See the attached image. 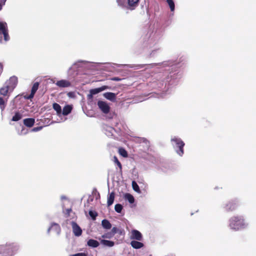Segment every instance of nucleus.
I'll use <instances>...</instances> for the list:
<instances>
[{
    "instance_id": "obj_1",
    "label": "nucleus",
    "mask_w": 256,
    "mask_h": 256,
    "mask_svg": "<svg viewBox=\"0 0 256 256\" xmlns=\"http://www.w3.org/2000/svg\"><path fill=\"white\" fill-rule=\"evenodd\" d=\"M248 224L242 216H234L229 219L228 226L233 230L238 231L246 228Z\"/></svg>"
},
{
    "instance_id": "obj_2",
    "label": "nucleus",
    "mask_w": 256,
    "mask_h": 256,
    "mask_svg": "<svg viewBox=\"0 0 256 256\" xmlns=\"http://www.w3.org/2000/svg\"><path fill=\"white\" fill-rule=\"evenodd\" d=\"M18 78L13 76L6 80L4 86L0 88V95L8 97L17 85Z\"/></svg>"
},
{
    "instance_id": "obj_3",
    "label": "nucleus",
    "mask_w": 256,
    "mask_h": 256,
    "mask_svg": "<svg viewBox=\"0 0 256 256\" xmlns=\"http://www.w3.org/2000/svg\"><path fill=\"white\" fill-rule=\"evenodd\" d=\"M118 5L124 10L132 11L138 6L140 0H116Z\"/></svg>"
},
{
    "instance_id": "obj_4",
    "label": "nucleus",
    "mask_w": 256,
    "mask_h": 256,
    "mask_svg": "<svg viewBox=\"0 0 256 256\" xmlns=\"http://www.w3.org/2000/svg\"><path fill=\"white\" fill-rule=\"evenodd\" d=\"M18 250L17 244H12L8 246H0V254H3L4 256H12L14 255Z\"/></svg>"
},
{
    "instance_id": "obj_5",
    "label": "nucleus",
    "mask_w": 256,
    "mask_h": 256,
    "mask_svg": "<svg viewBox=\"0 0 256 256\" xmlns=\"http://www.w3.org/2000/svg\"><path fill=\"white\" fill-rule=\"evenodd\" d=\"M171 142L176 153L179 156H182L184 154V142L180 138L176 136L172 138Z\"/></svg>"
},
{
    "instance_id": "obj_6",
    "label": "nucleus",
    "mask_w": 256,
    "mask_h": 256,
    "mask_svg": "<svg viewBox=\"0 0 256 256\" xmlns=\"http://www.w3.org/2000/svg\"><path fill=\"white\" fill-rule=\"evenodd\" d=\"M4 37L5 42L8 41L10 37L8 34L7 24L6 22H0V42L2 43V38Z\"/></svg>"
},
{
    "instance_id": "obj_7",
    "label": "nucleus",
    "mask_w": 256,
    "mask_h": 256,
    "mask_svg": "<svg viewBox=\"0 0 256 256\" xmlns=\"http://www.w3.org/2000/svg\"><path fill=\"white\" fill-rule=\"evenodd\" d=\"M98 106L103 113L107 114L110 112V106L106 102L98 100Z\"/></svg>"
},
{
    "instance_id": "obj_8",
    "label": "nucleus",
    "mask_w": 256,
    "mask_h": 256,
    "mask_svg": "<svg viewBox=\"0 0 256 256\" xmlns=\"http://www.w3.org/2000/svg\"><path fill=\"white\" fill-rule=\"evenodd\" d=\"M130 238L141 241L142 240V236L138 230H132L130 232Z\"/></svg>"
},
{
    "instance_id": "obj_9",
    "label": "nucleus",
    "mask_w": 256,
    "mask_h": 256,
    "mask_svg": "<svg viewBox=\"0 0 256 256\" xmlns=\"http://www.w3.org/2000/svg\"><path fill=\"white\" fill-rule=\"evenodd\" d=\"M72 226L73 233L75 236H80L82 235V230L76 222H72Z\"/></svg>"
},
{
    "instance_id": "obj_10",
    "label": "nucleus",
    "mask_w": 256,
    "mask_h": 256,
    "mask_svg": "<svg viewBox=\"0 0 256 256\" xmlns=\"http://www.w3.org/2000/svg\"><path fill=\"white\" fill-rule=\"evenodd\" d=\"M56 85L60 88H68L71 86L70 81L66 80H61L55 83Z\"/></svg>"
},
{
    "instance_id": "obj_11",
    "label": "nucleus",
    "mask_w": 256,
    "mask_h": 256,
    "mask_svg": "<svg viewBox=\"0 0 256 256\" xmlns=\"http://www.w3.org/2000/svg\"><path fill=\"white\" fill-rule=\"evenodd\" d=\"M51 230H54L58 234L60 232V228L56 223L54 222L51 224V226L48 230V232L49 233Z\"/></svg>"
},
{
    "instance_id": "obj_12",
    "label": "nucleus",
    "mask_w": 256,
    "mask_h": 256,
    "mask_svg": "<svg viewBox=\"0 0 256 256\" xmlns=\"http://www.w3.org/2000/svg\"><path fill=\"white\" fill-rule=\"evenodd\" d=\"M108 88H109L108 86H104L100 88L92 89L90 90V92L94 95Z\"/></svg>"
},
{
    "instance_id": "obj_13",
    "label": "nucleus",
    "mask_w": 256,
    "mask_h": 256,
    "mask_svg": "<svg viewBox=\"0 0 256 256\" xmlns=\"http://www.w3.org/2000/svg\"><path fill=\"white\" fill-rule=\"evenodd\" d=\"M104 96L108 100L114 102L116 99V94L113 92H107L103 94Z\"/></svg>"
},
{
    "instance_id": "obj_14",
    "label": "nucleus",
    "mask_w": 256,
    "mask_h": 256,
    "mask_svg": "<svg viewBox=\"0 0 256 256\" xmlns=\"http://www.w3.org/2000/svg\"><path fill=\"white\" fill-rule=\"evenodd\" d=\"M130 245L133 248L136 249L140 248L144 246V244L138 242V240H132L130 242Z\"/></svg>"
},
{
    "instance_id": "obj_15",
    "label": "nucleus",
    "mask_w": 256,
    "mask_h": 256,
    "mask_svg": "<svg viewBox=\"0 0 256 256\" xmlns=\"http://www.w3.org/2000/svg\"><path fill=\"white\" fill-rule=\"evenodd\" d=\"M35 122V120L34 118H26L24 120V124L29 128H30L33 126Z\"/></svg>"
},
{
    "instance_id": "obj_16",
    "label": "nucleus",
    "mask_w": 256,
    "mask_h": 256,
    "mask_svg": "<svg viewBox=\"0 0 256 256\" xmlns=\"http://www.w3.org/2000/svg\"><path fill=\"white\" fill-rule=\"evenodd\" d=\"M87 245L90 247L95 248L98 246L100 244L96 240L90 239L88 241Z\"/></svg>"
},
{
    "instance_id": "obj_17",
    "label": "nucleus",
    "mask_w": 256,
    "mask_h": 256,
    "mask_svg": "<svg viewBox=\"0 0 256 256\" xmlns=\"http://www.w3.org/2000/svg\"><path fill=\"white\" fill-rule=\"evenodd\" d=\"M72 106L70 105L66 106L62 110V114L64 116H67L70 114L72 110Z\"/></svg>"
},
{
    "instance_id": "obj_18",
    "label": "nucleus",
    "mask_w": 256,
    "mask_h": 256,
    "mask_svg": "<svg viewBox=\"0 0 256 256\" xmlns=\"http://www.w3.org/2000/svg\"><path fill=\"white\" fill-rule=\"evenodd\" d=\"M236 204L235 202H229L228 204H226V208L227 210L232 211L236 209Z\"/></svg>"
},
{
    "instance_id": "obj_19",
    "label": "nucleus",
    "mask_w": 256,
    "mask_h": 256,
    "mask_svg": "<svg viewBox=\"0 0 256 256\" xmlns=\"http://www.w3.org/2000/svg\"><path fill=\"white\" fill-rule=\"evenodd\" d=\"M100 243L104 246L110 248L112 247L114 245V242L106 240H100Z\"/></svg>"
},
{
    "instance_id": "obj_20",
    "label": "nucleus",
    "mask_w": 256,
    "mask_h": 256,
    "mask_svg": "<svg viewBox=\"0 0 256 256\" xmlns=\"http://www.w3.org/2000/svg\"><path fill=\"white\" fill-rule=\"evenodd\" d=\"M52 107L56 111L57 115L60 116L62 115V108L60 105L57 103H54L52 105Z\"/></svg>"
},
{
    "instance_id": "obj_21",
    "label": "nucleus",
    "mask_w": 256,
    "mask_h": 256,
    "mask_svg": "<svg viewBox=\"0 0 256 256\" xmlns=\"http://www.w3.org/2000/svg\"><path fill=\"white\" fill-rule=\"evenodd\" d=\"M102 226L106 230H109L112 228V224L107 220H103L102 222Z\"/></svg>"
},
{
    "instance_id": "obj_22",
    "label": "nucleus",
    "mask_w": 256,
    "mask_h": 256,
    "mask_svg": "<svg viewBox=\"0 0 256 256\" xmlns=\"http://www.w3.org/2000/svg\"><path fill=\"white\" fill-rule=\"evenodd\" d=\"M114 192H112L108 198V202L107 204L108 206H111L114 201Z\"/></svg>"
},
{
    "instance_id": "obj_23",
    "label": "nucleus",
    "mask_w": 256,
    "mask_h": 256,
    "mask_svg": "<svg viewBox=\"0 0 256 256\" xmlns=\"http://www.w3.org/2000/svg\"><path fill=\"white\" fill-rule=\"evenodd\" d=\"M105 134L108 136H110L113 135L114 132V130L111 126H106L105 128Z\"/></svg>"
},
{
    "instance_id": "obj_24",
    "label": "nucleus",
    "mask_w": 256,
    "mask_h": 256,
    "mask_svg": "<svg viewBox=\"0 0 256 256\" xmlns=\"http://www.w3.org/2000/svg\"><path fill=\"white\" fill-rule=\"evenodd\" d=\"M7 100L8 98L4 99L2 97H0V108L1 109L2 111L4 110Z\"/></svg>"
},
{
    "instance_id": "obj_25",
    "label": "nucleus",
    "mask_w": 256,
    "mask_h": 256,
    "mask_svg": "<svg viewBox=\"0 0 256 256\" xmlns=\"http://www.w3.org/2000/svg\"><path fill=\"white\" fill-rule=\"evenodd\" d=\"M124 198L126 200H128V202L130 204H132L134 202V196L130 194H126L124 196Z\"/></svg>"
},
{
    "instance_id": "obj_26",
    "label": "nucleus",
    "mask_w": 256,
    "mask_h": 256,
    "mask_svg": "<svg viewBox=\"0 0 256 256\" xmlns=\"http://www.w3.org/2000/svg\"><path fill=\"white\" fill-rule=\"evenodd\" d=\"M22 118V114L18 112H16L14 116L12 118V120L14 122H17L19 120H20Z\"/></svg>"
},
{
    "instance_id": "obj_27",
    "label": "nucleus",
    "mask_w": 256,
    "mask_h": 256,
    "mask_svg": "<svg viewBox=\"0 0 256 256\" xmlns=\"http://www.w3.org/2000/svg\"><path fill=\"white\" fill-rule=\"evenodd\" d=\"M132 185L133 190L135 192H136L139 194L140 193V188H139L138 184H137V183L135 181L132 182Z\"/></svg>"
},
{
    "instance_id": "obj_28",
    "label": "nucleus",
    "mask_w": 256,
    "mask_h": 256,
    "mask_svg": "<svg viewBox=\"0 0 256 256\" xmlns=\"http://www.w3.org/2000/svg\"><path fill=\"white\" fill-rule=\"evenodd\" d=\"M166 2L170 6V10L172 12H173L175 8L174 3L173 0H166Z\"/></svg>"
},
{
    "instance_id": "obj_29",
    "label": "nucleus",
    "mask_w": 256,
    "mask_h": 256,
    "mask_svg": "<svg viewBox=\"0 0 256 256\" xmlns=\"http://www.w3.org/2000/svg\"><path fill=\"white\" fill-rule=\"evenodd\" d=\"M119 154L124 158L128 156V153L123 148H120L118 150Z\"/></svg>"
},
{
    "instance_id": "obj_30",
    "label": "nucleus",
    "mask_w": 256,
    "mask_h": 256,
    "mask_svg": "<svg viewBox=\"0 0 256 256\" xmlns=\"http://www.w3.org/2000/svg\"><path fill=\"white\" fill-rule=\"evenodd\" d=\"M38 85H39V84L38 82H35L33 84L32 90H31V92H32V93H34V94L36 93V90L38 89Z\"/></svg>"
},
{
    "instance_id": "obj_31",
    "label": "nucleus",
    "mask_w": 256,
    "mask_h": 256,
    "mask_svg": "<svg viewBox=\"0 0 256 256\" xmlns=\"http://www.w3.org/2000/svg\"><path fill=\"white\" fill-rule=\"evenodd\" d=\"M114 210L117 212L120 213L122 210V206L120 204H116L115 205Z\"/></svg>"
},
{
    "instance_id": "obj_32",
    "label": "nucleus",
    "mask_w": 256,
    "mask_h": 256,
    "mask_svg": "<svg viewBox=\"0 0 256 256\" xmlns=\"http://www.w3.org/2000/svg\"><path fill=\"white\" fill-rule=\"evenodd\" d=\"M114 162L118 166V168L120 169V170L122 171V164H121L120 162H119V160H118V158L116 156H114Z\"/></svg>"
},
{
    "instance_id": "obj_33",
    "label": "nucleus",
    "mask_w": 256,
    "mask_h": 256,
    "mask_svg": "<svg viewBox=\"0 0 256 256\" xmlns=\"http://www.w3.org/2000/svg\"><path fill=\"white\" fill-rule=\"evenodd\" d=\"M89 214L90 216V217L93 219L95 220L98 214L96 212L92 210H90L89 212Z\"/></svg>"
},
{
    "instance_id": "obj_34",
    "label": "nucleus",
    "mask_w": 256,
    "mask_h": 256,
    "mask_svg": "<svg viewBox=\"0 0 256 256\" xmlns=\"http://www.w3.org/2000/svg\"><path fill=\"white\" fill-rule=\"evenodd\" d=\"M113 236H114L113 234L110 232H107L106 234H104L102 236V238H110Z\"/></svg>"
},
{
    "instance_id": "obj_35",
    "label": "nucleus",
    "mask_w": 256,
    "mask_h": 256,
    "mask_svg": "<svg viewBox=\"0 0 256 256\" xmlns=\"http://www.w3.org/2000/svg\"><path fill=\"white\" fill-rule=\"evenodd\" d=\"M86 61H82V60H79L76 62H75L74 65L77 66L78 67L81 66V64H86Z\"/></svg>"
},
{
    "instance_id": "obj_36",
    "label": "nucleus",
    "mask_w": 256,
    "mask_h": 256,
    "mask_svg": "<svg viewBox=\"0 0 256 256\" xmlns=\"http://www.w3.org/2000/svg\"><path fill=\"white\" fill-rule=\"evenodd\" d=\"M70 256H87V254L84 252L78 253L76 254L70 255Z\"/></svg>"
},
{
    "instance_id": "obj_37",
    "label": "nucleus",
    "mask_w": 256,
    "mask_h": 256,
    "mask_svg": "<svg viewBox=\"0 0 256 256\" xmlns=\"http://www.w3.org/2000/svg\"><path fill=\"white\" fill-rule=\"evenodd\" d=\"M118 231V229L116 227H113L112 230V234L114 236Z\"/></svg>"
},
{
    "instance_id": "obj_38",
    "label": "nucleus",
    "mask_w": 256,
    "mask_h": 256,
    "mask_svg": "<svg viewBox=\"0 0 256 256\" xmlns=\"http://www.w3.org/2000/svg\"><path fill=\"white\" fill-rule=\"evenodd\" d=\"M28 132V130H25L24 128H22L19 134L20 135L26 134Z\"/></svg>"
},
{
    "instance_id": "obj_39",
    "label": "nucleus",
    "mask_w": 256,
    "mask_h": 256,
    "mask_svg": "<svg viewBox=\"0 0 256 256\" xmlns=\"http://www.w3.org/2000/svg\"><path fill=\"white\" fill-rule=\"evenodd\" d=\"M42 128V126L36 127V128H34L32 130V131H33V132H37V131L40 130Z\"/></svg>"
},
{
    "instance_id": "obj_40",
    "label": "nucleus",
    "mask_w": 256,
    "mask_h": 256,
    "mask_svg": "<svg viewBox=\"0 0 256 256\" xmlns=\"http://www.w3.org/2000/svg\"><path fill=\"white\" fill-rule=\"evenodd\" d=\"M34 94H35L32 93V92H31L30 94L28 96L26 97V98L27 99H31L32 98H33Z\"/></svg>"
},
{
    "instance_id": "obj_41",
    "label": "nucleus",
    "mask_w": 256,
    "mask_h": 256,
    "mask_svg": "<svg viewBox=\"0 0 256 256\" xmlns=\"http://www.w3.org/2000/svg\"><path fill=\"white\" fill-rule=\"evenodd\" d=\"M112 80H114V81H120L121 80V79L118 77H114V78H112L111 79Z\"/></svg>"
},
{
    "instance_id": "obj_42",
    "label": "nucleus",
    "mask_w": 256,
    "mask_h": 256,
    "mask_svg": "<svg viewBox=\"0 0 256 256\" xmlns=\"http://www.w3.org/2000/svg\"><path fill=\"white\" fill-rule=\"evenodd\" d=\"M94 94L90 92V94L88 95V99H92L93 97Z\"/></svg>"
},
{
    "instance_id": "obj_43",
    "label": "nucleus",
    "mask_w": 256,
    "mask_h": 256,
    "mask_svg": "<svg viewBox=\"0 0 256 256\" xmlns=\"http://www.w3.org/2000/svg\"><path fill=\"white\" fill-rule=\"evenodd\" d=\"M6 0H2L0 1V3H2V6L5 4V2H6Z\"/></svg>"
},
{
    "instance_id": "obj_44",
    "label": "nucleus",
    "mask_w": 256,
    "mask_h": 256,
    "mask_svg": "<svg viewBox=\"0 0 256 256\" xmlns=\"http://www.w3.org/2000/svg\"><path fill=\"white\" fill-rule=\"evenodd\" d=\"M140 141H142L143 142H147V140L145 138H140Z\"/></svg>"
},
{
    "instance_id": "obj_45",
    "label": "nucleus",
    "mask_w": 256,
    "mask_h": 256,
    "mask_svg": "<svg viewBox=\"0 0 256 256\" xmlns=\"http://www.w3.org/2000/svg\"><path fill=\"white\" fill-rule=\"evenodd\" d=\"M71 210H71V209H68H68H67V210H66L67 214H70V212H71Z\"/></svg>"
},
{
    "instance_id": "obj_46",
    "label": "nucleus",
    "mask_w": 256,
    "mask_h": 256,
    "mask_svg": "<svg viewBox=\"0 0 256 256\" xmlns=\"http://www.w3.org/2000/svg\"><path fill=\"white\" fill-rule=\"evenodd\" d=\"M2 3H0V10L2 9Z\"/></svg>"
}]
</instances>
